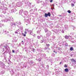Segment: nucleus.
Segmentation results:
<instances>
[{"mask_svg":"<svg viewBox=\"0 0 76 76\" xmlns=\"http://www.w3.org/2000/svg\"><path fill=\"white\" fill-rule=\"evenodd\" d=\"M60 16H61L60 15Z\"/></svg>","mask_w":76,"mask_h":76,"instance_id":"23","label":"nucleus"},{"mask_svg":"<svg viewBox=\"0 0 76 76\" xmlns=\"http://www.w3.org/2000/svg\"><path fill=\"white\" fill-rule=\"evenodd\" d=\"M70 50H71V51H73V48L72 47H71Z\"/></svg>","mask_w":76,"mask_h":76,"instance_id":"6","label":"nucleus"},{"mask_svg":"<svg viewBox=\"0 0 76 76\" xmlns=\"http://www.w3.org/2000/svg\"><path fill=\"white\" fill-rule=\"evenodd\" d=\"M50 3H51V2H53V0H50Z\"/></svg>","mask_w":76,"mask_h":76,"instance_id":"15","label":"nucleus"},{"mask_svg":"<svg viewBox=\"0 0 76 76\" xmlns=\"http://www.w3.org/2000/svg\"><path fill=\"white\" fill-rule=\"evenodd\" d=\"M64 70L66 73H68V72H69V69L67 68L65 69Z\"/></svg>","mask_w":76,"mask_h":76,"instance_id":"3","label":"nucleus"},{"mask_svg":"<svg viewBox=\"0 0 76 76\" xmlns=\"http://www.w3.org/2000/svg\"><path fill=\"white\" fill-rule=\"evenodd\" d=\"M65 45H66V46H68V44H67V43H66Z\"/></svg>","mask_w":76,"mask_h":76,"instance_id":"13","label":"nucleus"},{"mask_svg":"<svg viewBox=\"0 0 76 76\" xmlns=\"http://www.w3.org/2000/svg\"><path fill=\"white\" fill-rule=\"evenodd\" d=\"M45 17H48V14H47V13H45Z\"/></svg>","mask_w":76,"mask_h":76,"instance_id":"5","label":"nucleus"},{"mask_svg":"<svg viewBox=\"0 0 76 76\" xmlns=\"http://www.w3.org/2000/svg\"><path fill=\"white\" fill-rule=\"evenodd\" d=\"M71 60L72 62H74V63L76 62V61L74 59H71Z\"/></svg>","mask_w":76,"mask_h":76,"instance_id":"2","label":"nucleus"},{"mask_svg":"<svg viewBox=\"0 0 76 76\" xmlns=\"http://www.w3.org/2000/svg\"><path fill=\"white\" fill-rule=\"evenodd\" d=\"M56 54L57 53L56 52Z\"/></svg>","mask_w":76,"mask_h":76,"instance_id":"22","label":"nucleus"},{"mask_svg":"<svg viewBox=\"0 0 76 76\" xmlns=\"http://www.w3.org/2000/svg\"><path fill=\"white\" fill-rule=\"evenodd\" d=\"M15 34H18V32L17 31H15Z\"/></svg>","mask_w":76,"mask_h":76,"instance_id":"16","label":"nucleus"},{"mask_svg":"<svg viewBox=\"0 0 76 76\" xmlns=\"http://www.w3.org/2000/svg\"><path fill=\"white\" fill-rule=\"evenodd\" d=\"M64 67H67V66L66 64H65L64 65Z\"/></svg>","mask_w":76,"mask_h":76,"instance_id":"10","label":"nucleus"},{"mask_svg":"<svg viewBox=\"0 0 76 76\" xmlns=\"http://www.w3.org/2000/svg\"><path fill=\"white\" fill-rule=\"evenodd\" d=\"M12 53H15V51H14V50H12Z\"/></svg>","mask_w":76,"mask_h":76,"instance_id":"14","label":"nucleus"},{"mask_svg":"<svg viewBox=\"0 0 76 76\" xmlns=\"http://www.w3.org/2000/svg\"><path fill=\"white\" fill-rule=\"evenodd\" d=\"M67 12L69 13H71V11H70V10H68Z\"/></svg>","mask_w":76,"mask_h":76,"instance_id":"9","label":"nucleus"},{"mask_svg":"<svg viewBox=\"0 0 76 76\" xmlns=\"http://www.w3.org/2000/svg\"><path fill=\"white\" fill-rule=\"evenodd\" d=\"M24 34L23 33H22L21 34V35H23V36H24V37H26V34H27V32H26V31H24Z\"/></svg>","mask_w":76,"mask_h":76,"instance_id":"1","label":"nucleus"},{"mask_svg":"<svg viewBox=\"0 0 76 76\" xmlns=\"http://www.w3.org/2000/svg\"><path fill=\"white\" fill-rule=\"evenodd\" d=\"M23 42V41H22V42Z\"/></svg>","mask_w":76,"mask_h":76,"instance_id":"21","label":"nucleus"},{"mask_svg":"<svg viewBox=\"0 0 76 76\" xmlns=\"http://www.w3.org/2000/svg\"><path fill=\"white\" fill-rule=\"evenodd\" d=\"M45 32H48V29H45Z\"/></svg>","mask_w":76,"mask_h":76,"instance_id":"8","label":"nucleus"},{"mask_svg":"<svg viewBox=\"0 0 76 76\" xmlns=\"http://www.w3.org/2000/svg\"><path fill=\"white\" fill-rule=\"evenodd\" d=\"M48 16H51V14H50V13L48 12Z\"/></svg>","mask_w":76,"mask_h":76,"instance_id":"7","label":"nucleus"},{"mask_svg":"<svg viewBox=\"0 0 76 76\" xmlns=\"http://www.w3.org/2000/svg\"><path fill=\"white\" fill-rule=\"evenodd\" d=\"M75 6V5L74 4H71V6L72 7H73V6Z\"/></svg>","mask_w":76,"mask_h":76,"instance_id":"11","label":"nucleus"},{"mask_svg":"<svg viewBox=\"0 0 76 76\" xmlns=\"http://www.w3.org/2000/svg\"><path fill=\"white\" fill-rule=\"evenodd\" d=\"M53 52H54V53H56V52H55V50H54V51H53Z\"/></svg>","mask_w":76,"mask_h":76,"instance_id":"19","label":"nucleus"},{"mask_svg":"<svg viewBox=\"0 0 76 76\" xmlns=\"http://www.w3.org/2000/svg\"><path fill=\"white\" fill-rule=\"evenodd\" d=\"M46 45H47V46L48 47H49V46H50V44H46Z\"/></svg>","mask_w":76,"mask_h":76,"instance_id":"12","label":"nucleus"},{"mask_svg":"<svg viewBox=\"0 0 76 76\" xmlns=\"http://www.w3.org/2000/svg\"><path fill=\"white\" fill-rule=\"evenodd\" d=\"M51 9H52V10H53V8H51Z\"/></svg>","mask_w":76,"mask_h":76,"instance_id":"20","label":"nucleus"},{"mask_svg":"<svg viewBox=\"0 0 76 76\" xmlns=\"http://www.w3.org/2000/svg\"><path fill=\"white\" fill-rule=\"evenodd\" d=\"M13 25H14V26H16V24L15 23H13Z\"/></svg>","mask_w":76,"mask_h":76,"instance_id":"17","label":"nucleus"},{"mask_svg":"<svg viewBox=\"0 0 76 76\" xmlns=\"http://www.w3.org/2000/svg\"><path fill=\"white\" fill-rule=\"evenodd\" d=\"M61 64V62H60V64Z\"/></svg>","mask_w":76,"mask_h":76,"instance_id":"18","label":"nucleus"},{"mask_svg":"<svg viewBox=\"0 0 76 76\" xmlns=\"http://www.w3.org/2000/svg\"><path fill=\"white\" fill-rule=\"evenodd\" d=\"M65 38H66V39H69V36H65Z\"/></svg>","mask_w":76,"mask_h":76,"instance_id":"4","label":"nucleus"}]
</instances>
